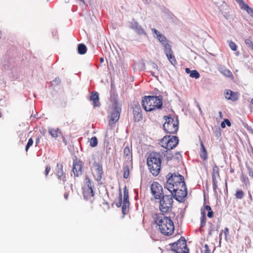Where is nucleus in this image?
<instances>
[{
	"instance_id": "1",
	"label": "nucleus",
	"mask_w": 253,
	"mask_h": 253,
	"mask_svg": "<svg viewBox=\"0 0 253 253\" xmlns=\"http://www.w3.org/2000/svg\"><path fill=\"white\" fill-rule=\"evenodd\" d=\"M167 181L166 188L174 195L175 199L182 202L187 195L184 178L180 174L169 173L167 175Z\"/></svg>"
},
{
	"instance_id": "2",
	"label": "nucleus",
	"mask_w": 253,
	"mask_h": 253,
	"mask_svg": "<svg viewBox=\"0 0 253 253\" xmlns=\"http://www.w3.org/2000/svg\"><path fill=\"white\" fill-rule=\"evenodd\" d=\"M154 219L159 227L160 232L165 236H170L174 232V226L170 217L166 216L163 213L155 214Z\"/></svg>"
},
{
	"instance_id": "3",
	"label": "nucleus",
	"mask_w": 253,
	"mask_h": 253,
	"mask_svg": "<svg viewBox=\"0 0 253 253\" xmlns=\"http://www.w3.org/2000/svg\"><path fill=\"white\" fill-rule=\"evenodd\" d=\"M147 164L150 172L154 176H157L161 170V158L160 154L156 152L150 153L147 160Z\"/></svg>"
},
{
	"instance_id": "4",
	"label": "nucleus",
	"mask_w": 253,
	"mask_h": 253,
	"mask_svg": "<svg viewBox=\"0 0 253 253\" xmlns=\"http://www.w3.org/2000/svg\"><path fill=\"white\" fill-rule=\"evenodd\" d=\"M163 102L161 98L155 96H145L142 100V105L146 112L161 109Z\"/></svg>"
},
{
	"instance_id": "5",
	"label": "nucleus",
	"mask_w": 253,
	"mask_h": 253,
	"mask_svg": "<svg viewBox=\"0 0 253 253\" xmlns=\"http://www.w3.org/2000/svg\"><path fill=\"white\" fill-rule=\"evenodd\" d=\"M165 123L163 127L166 132L169 134H175L178 129L179 122L177 118L171 116H165Z\"/></svg>"
},
{
	"instance_id": "6",
	"label": "nucleus",
	"mask_w": 253,
	"mask_h": 253,
	"mask_svg": "<svg viewBox=\"0 0 253 253\" xmlns=\"http://www.w3.org/2000/svg\"><path fill=\"white\" fill-rule=\"evenodd\" d=\"M173 196L171 195H166L162 196L159 200V209L162 212L166 213L169 211L173 205Z\"/></svg>"
},
{
	"instance_id": "7",
	"label": "nucleus",
	"mask_w": 253,
	"mask_h": 253,
	"mask_svg": "<svg viewBox=\"0 0 253 253\" xmlns=\"http://www.w3.org/2000/svg\"><path fill=\"white\" fill-rule=\"evenodd\" d=\"M178 138L175 136L166 135L160 141V145L167 150L175 148L178 143Z\"/></svg>"
},
{
	"instance_id": "8",
	"label": "nucleus",
	"mask_w": 253,
	"mask_h": 253,
	"mask_svg": "<svg viewBox=\"0 0 253 253\" xmlns=\"http://www.w3.org/2000/svg\"><path fill=\"white\" fill-rule=\"evenodd\" d=\"M121 108L119 106L118 101L114 99L113 103L111 108L110 115L109 116V124L110 126H113L119 119Z\"/></svg>"
},
{
	"instance_id": "9",
	"label": "nucleus",
	"mask_w": 253,
	"mask_h": 253,
	"mask_svg": "<svg viewBox=\"0 0 253 253\" xmlns=\"http://www.w3.org/2000/svg\"><path fill=\"white\" fill-rule=\"evenodd\" d=\"M172 250L176 253H188L186 241L184 237H181L176 242L171 244Z\"/></svg>"
},
{
	"instance_id": "10",
	"label": "nucleus",
	"mask_w": 253,
	"mask_h": 253,
	"mask_svg": "<svg viewBox=\"0 0 253 253\" xmlns=\"http://www.w3.org/2000/svg\"><path fill=\"white\" fill-rule=\"evenodd\" d=\"M150 190L156 200L160 199L164 195L163 187L158 182L154 181L151 184Z\"/></svg>"
},
{
	"instance_id": "11",
	"label": "nucleus",
	"mask_w": 253,
	"mask_h": 253,
	"mask_svg": "<svg viewBox=\"0 0 253 253\" xmlns=\"http://www.w3.org/2000/svg\"><path fill=\"white\" fill-rule=\"evenodd\" d=\"M83 165V162L77 158L73 160L72 171L74 173V177H78L82 175Z\"/></svg>"
},
{
	"instance_id": "12",
	"label": "nucleus",
	"mask_w": 253,
	"mask_h": 253,
	"mask_svg": "<svg viewBox=\"0 0 253 253\" xmlns=\"http://www.w3.org/2000/svg\"><path fill=\"white\" fill-rule=\"evenodd\" d=\"M220 175H219V169L218 166L214 164L213 168H212V185H213V189L214 192L215 193H217L216 190L217 189V182L218 180L220 179Z\"/></svg>"
},
{
	"instance_id": "13",
	"label": "nucleus",
	"mask_w": 253,
	"mask_h": 253,
	"mask_svg": "<svg viewBox=\"0 0 253 253\" xmlns=\"http://www.w3.org/2000/svg\"><path fill=\"white\" fill-rule=\"evenodd\" d=\"M129 206L128 192L126 187H125L124 189V200L122 206V212L124 214H125L126 212L128 211Z\"/></svg>"
},
{
	"instance_id": "14",
	"label": "nucleus",
	"mask_w": 253,
	"mask_h": 253,
	"mask_svg": "<svg viewBox=\"0 0 253 253\" xmlns=\"http://www.w3.org/2000/svg\"><path fill=\"white\" fill-rule=\"evenodd\" d=\"M63 168V166L62 163H57L56 168V173L58 179L65 182L66 181V177Z\"/></svg>"
},
{
	"instance_id": "15",
	"label": "nucleus",
	"mask_w": 253,
	"mask_h": 253,
	"mask_svg": "<svg viewBox=\"0 0 253 253\" xmlns=\"http://www.w3.org/2000/svg\"><path fill=\"white\" fill-rule=\"evenodd\" d=\"M152 31L153 33L156 34L158 39L163 45L164 49L170 47L166 38L164 35L161 34L160 32L155 29H152Z\"/></svg>"
},
{
	"instance_id": "16",
	"label": "nucleus",
	"mask_w": 253,
	"mask_h": 253,
	"mask_svg": "<svg viewBox=\"0 0 253 253\" xmlns=\"http://www.w3.org/2000/svg\"><path fill=\"white\" fill-rule=\"evenodd\" d=\"M226 99L232 101H237L239 97V93L238 92H234L230 89H226L224 92Z\"/></svg>"
},
{
	"instance_id": "17",
	"label": "nucleus",
	"mask_w": 253,
	"mask_h": 253,
	"mask_svg": "<svg viewBox=\"0 0 253 253\" xmlns=\"http://www.w3.org/2000/svg\"><path fill=\"white\" fill-rule=\"evenodd\" d=\"M103 173L102 166L97 164L95 166V169L93 171V175L94 179L98 181H100L102 179Z\"/></svg>"
},
{
	"instance_id": "18",
	"label": "nucleus",
	"mask_w": 253,
	"mask_h": 253,
	"mask_svg": "<svg viewBox=\"0 0 253 253\" xmlns=\"http://www.w3.org/2000/svg\"><path fill=\"white\" fill-rule=\"evenodd\" d=\"M83 195L84 199L92 201L94 196L92 188L90 187H84L83 188Z\"/></svg>"
},
{
	"instance_id": "19",
	"label": "nucleus",
	"mask_w": 253,
	"mask_h": 253,
	"mask_svg": "<svg viewBox=\"0 0 253 253\" xmlns=\"http://www.w3.org/2000/svg\"><path fill=\"white\" fill-rule=\"evenodd\" d=\"M164 50L168 59L171 64L174 66L176 65L177 62L170 46L164 49Z\"/></svg>"
},
{
	"instance_id": "20",
	"label": "nucleus",
	"mask_w": 253,
	"mask_h": 253,
	"mask_svg": "<svg viewBox=\"0 0 253 253\" xmlns=\"http://www.w3.org/2000/svg\"><path fill=\"white\" fill-rule=\"evenodd\" d=\"M130 28L134 30L138 35H146L144 30L136 21L131 23Z\"/></svg>"
},
{
	"instance_id": "21",
	"label": "nucleus",
	"mask_w": 253,
	"mask_h": 253,
	"mask_svg": "<svg viewBox=\"0 0 253 253\" xmlns=\"http://www.w3.org/2000/svg\"><path fill=\"white\" fill-rule=\"evenodd\" d=\"M133 113L135 122H139L142 119V111L139 106L134 107Z\"/></svg>"
},
{
	"instance_id": "22",
	"label": "nucleus",
	"mask_w": 253,
	"mask_h": 253,
	"mask_svg": "<svg viewBox=\"0 0 253 253\" xmlns=\"http://www.w3.org/2000/svg\"><path fill=\"white\" fill-rule=\"evenodd\" d=\"M90 100L92 101V104L94 107H98L100 106L99 98L98 93L96 91H92L90 96Z\"/></svg>"
},
{
	"instance_id": "23",
	"label": "nucleus",
	"mask_w": 253,
	"mask_h": 253,
	"mask_svg": "<svg viewBox=\"0 0 253 253\" xmlns=\"http://www.w3.org/2000/svg\"><path fill=\"white\" fill-rule=\"evenodd\" d=\"M201 147L200 156L203 161H205L208 159V153L202 142H201Z\"/></svg>"
},
{
	"instance_id": "24",
	"label": "nucleus",
	"mask_w": 253,
	"mask_h": 253,
	"mask_svg": "<svg viewBox=\"0 0 253 253\" xmlns=\"http://www.w3.org/2000/svg\"><path fill=\"white\" fill-rule=\"evenodd\" d=\"M48 131L50 135L54 138H57L61 135V131L59 128H49Z\"/></svg>"
},
{
	"instance_id": "25",
	"label": "nucleus",
	"mask_w": 253,
	"mask_h": 253,
	"mask_svg": "<svg viewBox=\"0 0 253 253\" xmlns=\"http://www.w3.org/2000/svg\"><path fill=\"white\" fill-rule=\"evenodd\" d=\"M124 155L125 159L127 160L132 159V153L128 146H126L124 149Z\"/></svg>"
},
{
	"instance_id": "26",
	"label": "nucleus",
	"mask_w": 253,
	"mask_h": 253,
	"mask_svg": "<svg viewBox=\"0 0 253 253\" xmlns=\"http://www.w3.org/2000/svg\"><path fill=\"white\" fill-rule=\"evenodd\" d=\"M202 216L200 218L201 227H203L206 225V215L205 210H201Z\"/></svg>"
},
{
	"instance_id": "27",
	"label": "nucleus",
	"mask_w": 253,
	"mask_h": 253,
	"mask_svg": "<svg viewBox=\"0 0 253 253\" xmlns=\"http://www.w3.org/2000/svg\"><path fill=\"white\" fill-rule=\"evenodd\" d=\"M201 210H205L208 211L207 216L209 218H212L213 216V212L211 210V207L210 206L206 205L204 207V209H202Z\"/></svg>"
},
{
	"instance_id": "28",
	"label": "nucleus",
	"mask_w": 253,
	"mask_h": 253,
	"mask_svg": "<svg viewBox=\"0 0 253 253\" xmlns=\"http://www.w3.org/2000/svg\"><path fill=\"white\" fill-rule=\"evenodd\" d=\"M87 48L84 44H79L78 47V51L79 54H84L86 53Z\"/></svg>"
},
{
	"instance_id": "29",
	"label": "nucleus",
	"mask_w": 253,
	"mask_h": 253,
	"mask_svg": "<svg viewBox=\"0 0 253 253\" xmlns=\"http://www.w3.org/2000/svg\"><path fill=\"white\" fill-rule=\"evenodd\" d=\"M123 172H124V174H123L124 177L125 179L129 177V167L127 165L124 166V167L123 168Z\"/></svg>"
},
{
	"instance_id": "30",
	"label": "nucleus",
	"mask_w": 253,
	"mask_h": 253,
	"mask_svg": "<svg viewBox=\"0 0 253 253\" xmlns=\"http://www.w3.org/2000/svg\"><path fill=\"white\" fill-rule=\"evenodd\" d=\"M242 9H244L247 11V12L253 18V8L250 7L247 4Z\"/></svg>"
},
{
	"instance_id": "31",
	"label": "nucleus",
	"mask_w": 253,
	"mask_h": 253,
	"mask_svg": "<svg viewBox=\"0 0 253 253\" xmlns=\"http://www.w3.org/2000/svg\"><path fill=\"white\" fill-rule=\"evenodd\" d=\"M98 144L97 138L96 136H93L90 140V145L92 147H96Z\"/></svg>"
},
{
	"instance_id": "32",
	"label": "nucleus",
	"mask_w": 253,
	"mask_h": 253,
	"mask_svg": "<svg viewBox=\"0 0 253 253\" xmlns=\"http://www.w3.org/2000/svg\"><path fill=\"white\" fill-rule=\"evenodd\" d=\"M235 196L236 199H242L244 197V193L242 190H238L236 191Z\"/></svg>"
},
{
	"instance_id": "33",
	"label": "nucleus",
	"mask_w": 253,
	"mask_h": 253,
	"mask_svg": "<svg viewBox=\"0 0 253 253\" xmlns=\"http://www.w3.org/2000/svg\"><path fill=\"white\" fill-rule=\"evenodd\" d=\"M191 78H194L195 79H198L200 77V74L196 70H192L190 74Z\"/></svg>"
},
{
	"instance_id": "34",
	"label": "nucleus",
	"mask_w": 253,
	"mask_h": 253,
	"mask_svg": "<svg viewBox=\"0 0 253 253\" xmlns=\"http://www.w3.org/2000/svg\"><path fill=\"white\" fill-rule=\"evenodd\" d=\"M241 180L245 185H248L250 184V181L248 177L244 174H242Z\"/></svg>"
},
{
	"instance_id": "35",
	"label": "nucleus",
	"mask_w": 253,
	"mask_h": 253,
	"mask_svg": "<svg viewBox=\"0 0 253 253\" xmlns=\"http://www.w3.org/2000/svg\"><path fill=\"white\" fill-rule=\"evenodd\" d=\"M33 144V140L32 138H30L28 141V143L25 147V150L27 152L29 148Z\"/></svg>"
},
{
	"instance_id": "36",
	"label": "nucleus",
	"mask_w": 253,
	"mask_h": 253,
	"mask_svg": "<svg viewBox=\"0 0 253 253\" xmlns=\"http://www.w3.org/2000/svg\"><path fill=\"white\" fill-rule=\"evenodd\" d=\"M222 73L225 76L228 77H230L233 76L232 72L228 69H225L222 72Z\"/></svg>"
},
{
	"instance_id": "37",
	"label": "nucleus",
	"mask_w": 253,
	"mask_h": 253,
	"mask_svg": "<svg viewBox=\"0 0 253 253\" xmlns=\"http://www.w3.org/2000/svg\"><path fill=\"white\" fill-rule=\"evenodd\" d=\"M84 180H85V183L86 184V187H90L91 188H92L93 185L91 183V180H90V179L88 178V177L87 176H85Z\"/></svg>"
},
{
	"instance_id": "38",
	"label": "nucleus",
	"mask_w": 253,
	"mask_h": 253,
	"mask_svg": "<svg viewBox=\"0 0 253 253\" xmlns=\"http://www.w3.org/2000/svg\"><path fill=\"white\" fill-rule=\"evenodd\" d=\"M245 42L248 47L251 48L253 50V42L250 39H246Z\"/></svg>"
},
{
	"instance_id": "39",
	"label": "nucleus",
	"mask_w": 253,
	"mask_h": 253,
	"mask_svg": "<svg viewBox=\"0 0 253 253\" xmlns=\"http://www.w3.org/2000/svg\"><path fill=\"white\" fill-rule=\"evenodd\" d=\"M236 2L239 4L240 8L242 9L247 4L244 1V0H235Z\"/></svg>"
},
{
	"instance_id": "40",
	"label": "nucleus",
	"mask_w": 253,
	"mask_h": 253,
	"mask_svg": "<svg viewBox=\"0 0 253 253\" xmlns=\"http://www.w3.org/2000/svg\"><path fill=\"white\" fill-rule=\"evenodd\" d=\"M229 46L233 51H236L237 50L236 44L232 41L229 42Z\"/></svg>"
},
{
	"instance_id": "41",
	"label": "nucleus",
	"mask_w": 253,
	"mask_h": 253,
	"mask_svg": "<svg viewBox=\"0 0 253 253\" xmlns=\"http://www.w3.org/2000/svg\"><path fill=\"white\" fill-rule=\"evenodd\" d=\"M202 253H211V251L207 244L205 245L204 250L202 251Z\"/></svg>"
},
{
	"instance_id": "42",
	"label": "nucleus",
	"mask_w": 253,
	"mask_h": 253,
	"mask_svg": "<svg viewBox=\"0 0 253 253\" xmlns=\"http://www.w3.org/2000/svg\"><path fill=\"white\" fill-rule=\"evenodd\" d=\"M122 194L120 193L119 196V199L118 202L116 203V206L117 207H120L122 206Z\"/></svg>"
},
{
	"instance_id": "43",
	"label": "nucleus",
	"mask_w": 253,
	"mask_h": 253,
	"mask_svg": "<svg viewBox=\"0 0 253 253\" xmlns=\"http://www.w3.org/2000/svg\"><path fill=\"white\" fill-rule=\"evenodd\" d=\"M223 231V233H224V235H225V239L226 240H227V236L229 235V229L227 227H225L224 229V230H222Z\"/></svg>"
},
{
	"instance_id": "44",
	"label": "nucleus",
	"mask_w": 253,
	"mask_h": 253,
	"mask_svg": "<svg viewBox=\"0 0 253 253\" xmlns=\"http://www.w3.org/2000/svg\"><path fill=\"white\" fill-rule=\"evenodd\" d=\"M50 169H51V168L49 166H47L46 167L45 172H44L45 176H47L48 175V173L50 171Z\"/></svg>"
},
{
	"instance_id": "45",
	"label": "nucleus",
	"mask_w": 253,
	"mask_h": 253,
	"mask_svg": "<svg viewBox=\"0 0 253 253\" xmlns=\"http://www.w3.org/2000/svg\"><path fill=\"white\" fill-rule=\"evenodd\" d=\"M248 170L249 176L253 178V170L250 167H248Z\"/></svg>"
},
{
	"instance_id": "46",
	"label": "nucleus",
	"mask_w": 253,
	"mask_h": 253,
	"mask_svg": "<svg viewBox=\"0 0 253 253\" xmlns=\"http://www.w3.org/2000/svg\"><path fill=\"white\" fill-rule=\"evenodd\" d=\"M224 122L225 123V124H226L227 126H231V124L229 120L225 119Z\"/></svg>"
},
{
	"instance_id": "47",
	"label": "nucleus",
	"mask_w": 253,
	"mask_h": 253,
	"mask_svg": "<svg viewBox=\"0 0 253 253\" xmlns=\"http://www.w3.org/2000/svg\"><path fill=\"white\" fill-rule=\"evenodd\" d=\"M225 126H226L225 123V122H224V121H223L222 122H221V127L222 128H225Z\"/></svg>"
},
{
	"instance_id": "48",
	"label": "nucleus",
	"mask_w": 253,
	"mask_h": 253,
	"mask_svg": "<svg viewBox=\"0 0 253 253\" xmlns=\"http://www.w3.org/2000/svg\"><path fill=\"white\" fill-rule=\"evenodd\" d=\"M64 198H65V199L66 200H68V197H69V194H68V193H64Z\"/></svg>"
},
{
	"instance_id": "49",
	"label": "nucleus",
	"mask_w": 253,
	"mask_h": 253,
	"mask_svg": "<svg viewBox=\"0 0 253 253\" xmlns=\"http://www.w3.org/2000/svg\"><path fill=\"white\" fill-rule=\"evenodd\" d=\"M191 71L190 70L189 68H186L185 69V72L187 74L190 73L191 74Z\"/></svg>"
},
{
	"instance_id": "50",
	"label": "nucleus",
	"mask_w": 253,
	"mask_h": 253,
	"mask_svg": "<svg viewBox=\"0 0 253 253\" xmlns=\"http://www.w3.org/2000/svg\"><path fill=\"white\" fill-rule=\"evenodd\" d=\"M222 233H223V231H221V232L220 233L219 235V242H221V239H222Z\"/></svg>"
},
{
	"instance_id": "51",
	"label": "nucleus",
	"mask_w": 253,
	"mask_h": 253,
	"mask_svg": "<svg viewBox=\"0 0 253 253\" xmlns=\"http://www.w3.org/2000/svg\"><path fill=\"white\" fill-rule=\"evenodd\" d=\"M40 142V137H38L37 139H36V146L38 144V143H39Z\"/></svg>"
},
{
	"instance_id": "52",
	"label": "nucleus",
	"mask_w": 253,
	"mask_h": 253,
	"mask_svg": "<svg viewBox=\"0 0 253 253\" xmlns=\"http://www.w3.org/2000/svg\"><path fill=\"white\" fill-rule=\"evenodd\" d=\"M219 117L222 118L223 116H222V113L221 111H219Z\"/></svg>"
},
{
	"instance_id": "53",
	"label": "nucleus",
	"mask_w": 253,
	"mask_h": 253,
	"mask_svg": "<svg viewBox=\"0 0 253 253\" xmlns=\"http://www.w3.org/2000/svg\"><path fill=\"white\" fill-rule=\"evenodd\" d=\"M104 58H101L100 59V62H101V63H103V62H104Z\"/></svg>"
},
{
	"instance_id": "54",
	"label": "nucleus",
	"mask_w": 253,
	"mask_h": 253,
	"mask_svg": "<svg viewBox=\"0 0 253 253\" xmlns=\"http://www.w3.org/2000/svg\"><path fill=\"white\" fill-rule=\"evenodd\" d=\"M172 157H173V156H172L171 157H170V156H169V157H167V158L169 159H171L172 158Z\"/></svg>"
},
{
	"instance_id": "55",
	"label": "nucleus",
	"mask_w": 253,
	"mask_h": 253,
	"mask_svg": "<svg viewBox=\"0 0 253 253\" xmlns=\"http://www.w3.org/2000/svg\"><path fill=\"white\" fill-rule=\"evenodd\" d=\"M251 103L253 105V98L251 99Z\"/></svg>"
},
{
	"instance_id": "56",
	"label": "nucleus",
	"mask_w": 253,
	"mask_h": 253,
	"mask_svg": "<svg viewBox=\"0 0 253 253\" xmlns=\"http://www.w3.org/2000/svg\"><path fill=\"white\" fill-rule=\"evenodd\" d=\"M1 32L0 31V39L1 38Z\"/></svg>"
},
{
	"instance_id": "57",
	"label": "nucleus",
	"mask_w": 253,
	"mask_h": 253,
	"mask_svg": "<svg viewBox=\"0 0 253 253\" xmlns=\"http://www.w3.org/2000/svg\"><path fill=\"white\" fill-rule=\"evenodd\" d=\"M1 117V114L0 113V118Z\"/></svg>"
}]
</instances>
